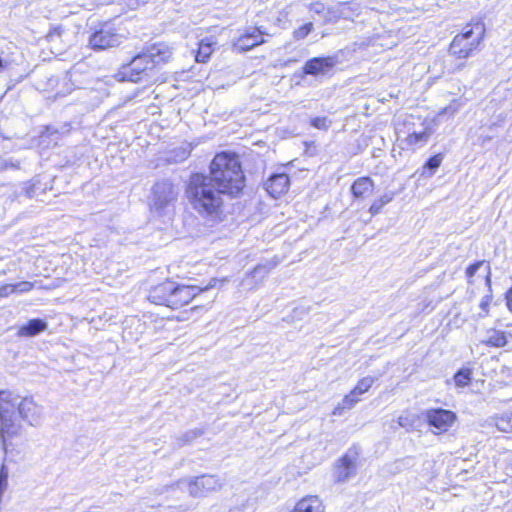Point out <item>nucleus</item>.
I'll use <instances>...</instances> for the list:
<instances>
[{
    "mask_svg": "<svg viewBox=\"0 0 512 512\" xmlns=\"http://www.w3.org/2000/svg\"><path fill=\"white\" fill-rule=\"evenodd\" d=\"M263 34L260 29L255 28L252 32L241 35L234 43V48L238 51H248L255 46L263 44L265 43Z\"/></svg>",
    "mask_w": 512,
    "mask_h": 512,
    "instance_id": "obj_14",
    "label": "nucleus"
},
{
    "mask_svg": "<svg viewBox=\"0 0 512 512\" xmlns=\"http://www.w3.org/2000/svg\"><path fill=\"white\" fill-rule=\"evenodd\" d=\"M289 183V177L284 173H279L271 175L264 186L269 195L278 198L288 190Z\"/></svg>",
    "mask_w": 512,
    "mask_h": 512,
    "instance_id": "obj_13",
    "label": "nucleus"
},
{
    "mask_svg": "<svg viewBox=\"0 0 512 512\" xmlns=\"http://www.w3.org/2000/svg\"><path fill=\"white\" fill-rule=\"evenodd\" d=\"M506 300H507V307L512 312V288L507 292Z\"/></svg>",
    "mask_w": 512,
    "mask_h": 512,
    "instance_id": "obj_39",
    "label": "nucleus"
},
{
    "mask_svg": "<svg viewBox=\"0 0 512 512\" xmlns=\"http://www.w3.org/2000/svg\"><path fill=\"white\" fill-rule=\"evenodd\" d=\"M264 268H265L264 266L258 265V266H256V267L254 268L253 273H257V272H259L260 270H262V269H264Z\"/></svg>",
    "mask_w": 512,
    "mask_h": 512,
    "instance_id": "obj_43",
    "label": "nucleus"
},
{
    "mask_svg": "<svg viewBox=\"0 0 512 512\" xmlns=\"http://www.w3.org/2000/svg\"><path fill=\"white\" fill-rule=\"evenodd\" d=\"M483 343L493 347H503L507 343V338L504 332L491 329L487 331L486 338L483 340Z\"/></svg>",
    "mask_w": 512,
    "mask_h": 512,
    "instance_id": "obj_19",
    "label": "nucleus"
},
{
    "mask_svg": "<svg viewBox=\"0 0 512 512\" xmlns=\"http://www.w3.org/2000/svg\"><path fill=\"white\" fill-rule=\"evenodd\" d=\"M312 124L316 128H320V118H315L312 120Z\"/></svg>",
    "mask_w": 512,
    "mask_h": 512,
    "instance_id": "obj_41",
    "label": "nucleus"
},
{
    "mask_svg": "<svg viewBox=\"0 0 512 512\" xmlns=\"http://www.w3.org/2000/svg\"><path fill=\"white\" fill-rule=\"evenodd\" d=\"M472 372L469 368H462L454 375V382L457 387L463 388L469 385Z\"/></svg>",
    "mask_w": 512,
    "mask_h": 512,
    "instance_id": "obj_21",
    "label": "nucleus"
},
{
    "mask_svg": "<svg viewBox=\"0 0 512 512\" xmlns=\"http://www.w3.org/2000/svg\"><path fill=\"white\" fill-rule=\"evenodd\" d=\"M313 30V23L308 22L294 31L297 40L304 39Z\"/></svg>",
    "mask_w": 512,
    "mask_h": 512,
    "instance_id": "obj_28",
    "label": "nucleus"
},
{
    "mask_svg": "<svg viewBox=\"0 0 512 512\" xmlns=\"http://www.w3.org/2000/svg\"><path fill=\"white\" fill-rule=\"evenodd\" d=\"M200 435H202V432L200 430L188 431L185 434H183V436L180 438V441H182L181 444L189 443L196 439L197 437H199Z\"/></svg>",
    "mask_w": 512,
    "mask_h": 512,
    "instance_id": "obj_31",
    "label": "nucleus"
},
{
    "mask_svg": "<svg viewBox=\"0 0 512 512\" xmlns=\"http://www.w3.org/2000/svg\"><path fill=\"white\" fill-rule=\"evenodd\" d=\"M8 65V62L3 61V59L0 57V72L4 71Z\"/></svg>",
    "mask_w": 512,
    "mask_h": 512,
    "instance_id": "obj_40",
    "label": "nucleus"
},
{
    "mask_svg": "<svg viewBox=\"0 0 512 512\" xmlns=\"http://www.w3.org/2000/svg\"><path fill=\"white\" fill-rule=\"evenodd\" d=\"M16 408L20 418L30 426L38 427L43 421L44 407L32 397H24L18 402L11 391L0 390V439L5 451L7 439L17 436L21 430Z\"/></svg>",
    "mask_w": 512,
    "mask_h": 512,
    "instance_id": "obj_1",
    "label": "nucleus"
},
{
    "mask_svg": "<svg viewBox=\"0 0 512 512\" xmlns=\"http://www.w3.org/2000/svg\"><path fill=\"white\" fill-rule=\"evenodd\" d=\"M377 380V378L372 376H366L363 377L358 381L354 389H352L356 394L363 395L364 393L368 392L369 389L372 387L373 383Z\"/></svg>",
    "mask_w": 512,
    "mask_h": 512,
    "instance_id": "obj_22",
    "label": "nucleus"
},
{
    "mask_svg": "<svg viewBox=\"0 0 512 512\" xmlns=\"http://www.w3.org/2000/svg\"><path fill=\"white\" fill-rule=\"evenodd\" d=\"M318 72H320V57H315L305 64L304 73L315 75Z\"/></svg>",
    "mask_w": 512,
    "mask_h": 512,
    "instance_id": "obj_27",
    "label": "nucleus"
},
{
    "mask_svg": "<svg viewBox=\"0 0 512 512\" xmlns=\"http://www.w3.org/2000/svg\"><path fill=\"white\" fill-rule=\"evenodd\" d=\"M340 62L337 56L322 58V75L329 73L334 67L338 66Z\"/></svg>",
    "mask_w": 512,
    "mask_h": 512,
    "instance_id": "obj_26",
    "label": "nucleus"
},
{
    "mask_svg": "<svg viewBox=\"0 0 512 512\" xmlns=\"http://www.w3.org/2000/svg\"><path fill=\"white\" fill-rule=\"evenodd\" d=\"M215 282L216 280L213 279L205 288H199L194 285L165 281L150 290L148 299L157 305H165L172 309H179L189 304L199 293L213 287Z\"/></svg>",
    "mask_w": 512,
    "mask_h": 512,
    "instance_id": "obj_4",
    "label": "nucleus"
},
{
    "mask_svg": "<svg viewBox=\"0 0 512 512\" xmlns=\"http://www.w3.org/2000/svg\"><path fill=\"white\" fill-rule=\"evenodd\" d=\"M16 293L15 284H5L0 287V297H8Z\"/></svg>",
    "mask_w": 512,
    "mask_h": 512,
    "instance_id": "obj_34",
    "label": "nucleus"
},
{
    "mask_svg": "<svg viewBox=\"0 0 512 512\" xmlns=\"http://www.w3.org/2000/svg\"><path fill=\"white\" fill-rule=\"evenodd\" d=\"M397 133L399 139H401V134H406L404 143L407 147L416 149L428 142L432 132L425 120L409 115L403 121V129L398 128Z\"/></svg>",
    "mask_w": 512,
    "mask_h": 512,
    "instance_id": "obj_7",
    "label": "nucleus"
},
{
    "mask_svg": "<svg viewBox=\"0 0 512 512\" xmlns=\"http://www.w3.org/2000/svg\"><path fill=\"white\" fill-rule=\"evenodd\" d=\"M485 35V26L481 22L467 25L457 34L450 44V53L459 59H465L478 47Z\"/></svg>",
    "mask_w": 512,
    "mask_h": 512,
    "instance_id": "obj_6",
    "label": "nucleus"
},
{
    "mask_svg": "<svg viewBox=\"0 0 512 512\" xmlns=\"http://www.w3.org/2000/svg\"><path fill=\"white\" fill-rule=\"evenodd\" d=\"M186 193L193 209L200 215L215 217L221 212L222 197L225 194L206 177V174H192Z\"/></svg>",
    "mask_w": 512,
    "mask_h": 512,
    "instance_id": "obj_3",
    "label": "nucleus"
},
{
    "mask_svg": "<svg viewBox=\"0 0 512 512\" xmlns=\"http://www.w3.org/2000/svg\"><path fill=\"white\" fill-rule=\"evenodd\" d=\"M374 191V181L370 177L357 178L352 186L351 192L354 198L365 199L370 197Z\"/></svg>",
    "mask_w": 512,
    "mask_h": 512,
    "instance_id": "obj_15",
    "label": "nucleus"
},
{
    "mask_svg": "<svg viewBox=\"0 0 512 512\" xmlns=\"http://www.w3.org/2000/svg\"><path fill=\"white\" fill-rule=\"evenodd\" d=\"M174 486H176L177 488H179V487L177 486V482H176L175 484L171 485V488H174Z\"/></svg>",
    "mask_w": 512,
    "mask_h": 512,
    "instance_id": "obj_45",
    "label": "nucleus"
},
{
    "mask_svg": "<svg viewBox=\"0 0 512 512\" xmlns=\"http://www.w3.org/2000/svg\"><path fill=\"white\" fill-rule=\"evenodd\" d=\"M34 288V283L29 281H21L15 284L16 293H26Z\"/></svg>",
    "mask_w": 512,
    "mask_h": 512,
    "instance_id": "obj_32",
    "label": "nucleus"
},
{
    "mask_svg": "<svg viewBox=\"0 0 512 512\" xmlns=\"http://www.w3.org/2000/svg\"><path fill=\"white\" fill-rule=\"evenodd\" d=\"M304 310L302 308H296L294 309L293 313L296 317H298Z\"/></svg>",
    "mask_w": 512,
    "mask_h": 512,
    "instance_id": "obj_42",
    "label": "nucleus"
},
{
    "mask_svg": "<svg viewBox=\"0 0 512 512\" xmlns=\"http://www.w3.org/2000/svg\"><path fill=\"white\" fill-rule=\"evenodd\" d=\"M459 107L460 105L457 104V103H452L451 105L445 107L440 113L439 115H442V114H446V113H449L450 115H454L455 113L458 112L459 110Z\"/></svg>",
    "mask_w": 512,
    "mask_h": 512,
    "instance_id": "obj_36",
    "label": "nucleus"
},
{
    "mask_svg": "<svg viewBox=\"0 0 512 512\" xmlns=\"http://www.w3.org/2000/svg\"><path fill=\"white\" fill-rule=\"evenodd\" d=\"M47 328L48 323L45 320L35 318L19 327L17 335L19 337H34L44 332Z\"/></svg>",
    "mask_w": 512,
    "mask_h": 512,
    "instance_id": "obj_16",
    "label": "nucleus"
},
{
    "mask_svg": "<svg viewBox=\"0 0 512 512\" xmlns=\"http://www.w3.org/2000/svg\"><path fill=\"white\" fill-rule=\"evenodd\" d=\"M39 184L40 182L37 179H33L31 182L25 183L24 190L27 198L32 199L38 197L41 193L44 192V189L39 187Z\"/></svg>",
    "mask_w": 512,
    "mask_h": 512,
    "instance_id": "obj_23",
    "label": "nucleus"
},
{
    "mask_svg": "<svg viewBox=\"0 0 512 512\" xmlns=\"http://www.w3.org/2000/svg\"><path fill=\"white\" fill-rule=\"evenodd\" d=\"M484 262L483 261H478L472 265H470L467 269H466V275L469 279H471L475 273L478 271V269L483 266Z\"/></svg>",
    "mask_w": 512,
    "mask_h": 512,
    "instance_id": "obj_35",
    "label": "nucleus"
},
{
    "mask_svg": "<svg viewBox=\"0 0 512 512\" xmlns=\"http://www.w3.org/2000/svg\"><path fill=\"white\" fill-rule=\"evenodd\" d=\"M495 425L500 431L512 432V413H506L497 418Z\"/></svg>",
    "mask_w": 512,
    "mask_h": 512,
    "instance_id": "obj_24",
    "label": "nucleus"
},
{
    "mask_svg": "<svg viewBox=\"0 0 512 512\" xmlns=\"http://www.w3.org/2000/svg\"><path fill=\"white\" fill-rule=\"evenodd\" d=\"M216 43L212 39L205 38L200 41L196 54V61L205 63L213 52V45Z\"/></svg>",
    "mask_w": 512,
    "mask_h": 512,
    "instance_id": "obj_18",
    "label": "nucleus"
},
{
    "mask_svg": "<svg viewBox=\"0 0 512 512\" xmlns=\"http://www.w3.org/2000/svg\"><path fill=\"white\" fill-rule=\"evenodd\" d=\"M172 56L171 49L164 43H157L136 55L121 67L118 75L123 81L138 82L142 74L155 65L167 62Z\"/></svg>",
    "mask_w": 512,
    "mask_h": 512,
    "instance_id": "obj_5",
    "label": "nucleus"
},
{
    "mask_svg": "<svg viewBox=\"0 0 512 512\" xmlns=\"http://www.w3.org/2000/svg\"><path fill=\"white\" fill-rule=\"evenodd\" d=\"M456 418V414L450 410L430 409L426 411V420L431 427L436 429V434L447 432Z\"/></svg>",
    "mask_w": 512,
    "mask_h": 512,
    "instance_id": "obj_12",
    "label": "nucleus"
},
{
    "mask_svg": "<svg viewBox=\"0 0 512 512\" xmlns=\"http://www.w3.org/2000/svg\"><path fill=\"white\" fill-rule=\"evenodd\" d=\"M486 281H487V283H488V284H490V278H489V275H487V277H486Z\"/></svg>",
    "mask_w": 512,
    "mask_h": 512,
    "instance_id": "obj_44",
    "label": "nucleus"
},
{
    "mask_svg": "<svg viewBox=\"0 0 512 512\" xmlns=\"http://www.w3.org/2000/svg\"><path fill=\"white\" fill-rule=\"evenodd\" d=\"M353 407L352 405L350 404V401L349 399L347 398V396L345 395L344 398L337 404V406L334 408V410L332 411V415H335V416H342L344 415L347 411L351 410Z\"/></svg>",
    "mask_w": 512,
    "mask_h": 512,
    "instance_id": "obj_25",
    "label": "nucleus"
},
{
    "mask_svg": "<svg viewBox=\"0 0 512 512\" xmlns=\"http://www.w3.org/2000/svg\"><path fill=\"white\" fill-rule=\"evenodd\" d=\"M206 177L225 195L236 197L244 188V174L239 158L230 152H221L214 156L209 174Z\"/></svg>",
    "mask_w": 512,
    "mask_h": 512,
    "instance_id": "obj_2",
    "label": "nucleus"
},
{
    "mask_svg": "<svg viewBox=\"0 0 512 512\" xmlns=\"http://www.w3.org/2000/svg\"><path fill=\"white\" fill-rule=\"evenodd\" d=\"M398 424L401 426V427H407L410 425V422H409V419L407 416H399L398 417Z\"/></svg>",
    "mask_w": 512,
    "mask_h": 512,
    "instance_id": "obj_38",
    "label": "nucleus"
},
{
    "mask_svg": "<svg viewBox=\"0 0 512 512\" xmlns=\"http://www.w3.org/2000/svg\"><path fill=\"white\" fill-rule=\"evenodd\" d=\"M395 197L394 192H387L375 199L369 208V212L371 215H377L380 213L381 209L388 203H390Z\"/></svg>",
    "mask_w": 512,
    "mask_h": 512,
    "instance_id": "obj_20",
    "label": "nucleus"
},
{
    "mask_svg": "<svg viewBox=\"0 0 512 512\" xmlns=\"http://www.w3.org/2000/svg\"><path fill=\"white\" fill-rule=\"evenodd\" d=\"M19 161L13 160L11 158L4 159L0 158V172L8 170V169H19Z\"/></svg>",
    "mask_w": 512,
    "mask_h": 512,
    "instance_id": "obj_29",
    "label": "nucleus"
},
{
    "mask_svg": "<svg viewBox=\"0 0 512 512\" xmlns=\"http://www.w3.org/2000/svg\"><path fill=\"white\" fill-rule=\"evenodd\" d=\"M442 162V156L441 155H435L433 157H431L427 163H426V167L431 169V170H435L437 169L440 164Z\"/></svg>",
    "mask_w": 512,
    "mask_h": 512,
    "instance_id": "obj_33",
    "label": "nucleus"
},
{
    "mask_svg": "<svg viewBox=\"0 0 512 512\" xmlns=\"http://www.w3.org/2000/svg\"><path fill=\"white\" fill-rule=\"evenodd\" d=\"M359 451L357 448H350L345 455L339 459L333 469V476L337 482H345L355 475Z\"/></svg>",
    "mask_w": 512,
    "mask_h": 512,
    "instance_id": "obj_9",
    "label": "nucleus"
},
{
    "mask_svg": "<svg viewBox=\"0 0 512 512\" xmlns=\"http://www.w3.org/2000/svg\"><path fill=\"white\" fill-rule=\"evenodd\" d=\"M492 301V295H486L482 298L480 302V308L482 309V312L478 314V317L483 318L486 317L489 313V306Z\"/></svg>",
    "mask_w": 512,
    "mask_h": 512,
    "instance_id": "obj_30",
    "label": "nucleus"
},
{
    "mask_svg": "<svg viewBox=\"0 0 512 512\" xmlns=\"http://www.w3.org/2000/svg\"><path fill=\"white\" fill-rule=\"evenodd\" d=\"M177 486L180 489L187 488L190 496L198 498L218 491L222 487V481L215 475H201L181 479L177 481Z\"/></svg>",
    "mask_w": 512,
    "mask_h": 512,
    "instance_id": "obj_8",
    "label": "nucleus"
},
{
    "mask_svg": "<svg viewBox=\"0 0 512 512\" xmlns=\"http://www.w3.org/2000/svg\"><path fill=\"white\" fill-rule=\"evenodd\" d=\"M346 396L352 407H355V405L360 401V395L356 394L353 390H351Z\"/></svg>",
    "mask_w": 512,
    "mask_h": 512,
    "instance_id": "obj_37",
    "label": "nucleus"
},
{
    "mask_svg": "<svg viewBox=\"0 0 512 512\" xmlns=\"http://www.w3.org/2000/svg\"><path fill=\"white\" fill-rule=\"evenodd\" d=\"M122 35L115 33L110 27L95 31L89 38V45L94 50H105L120 45Z\"/></svg>",
    "mask_w": 512,
    "mask_h": 512,
    "instance_id": "obj_11",
    "label": "nucleus"
},
{
    "mask_svg": "<svg viewBox=\"0 0 512 512\" xmlns=\"http://www.w3.org/2000/svg\"><path fill=\"white\" fill-rule=\"evenodd\" d=\"M291 512H320V500L317 496L303 498Z\"/></svg>",
    "mask_w": 512,
    "mask_h": 512,
    "instance_id": "obj_17",
    "label": "nucleus"
},
{
    "mask_svg": "<svg viewBox=\"0 0 512 512\" xmlns=\"http://www.w3.org/2000/svg\"><path fill=\"white\" fill-rule=\"evenodd\" d=\"M177 191L169 180L155 183L153 187L152 208L162 210L168 207L177 198Z\"/></svg>",
    "mask_w": 512,
    "mask_h": 512,
    "instance_id": "obj_10",
    "label": "nucleus"
}]
</instances>
